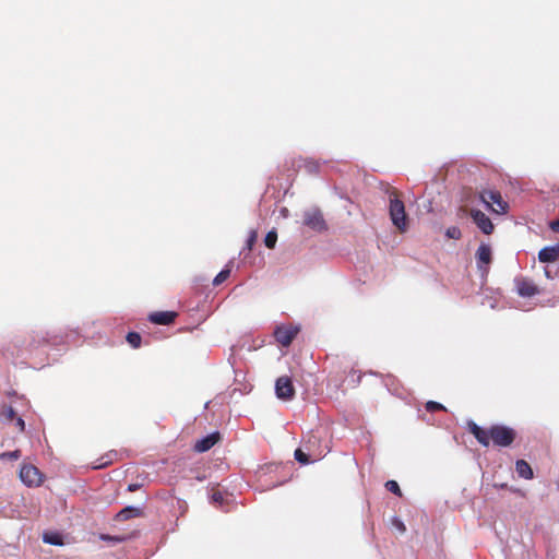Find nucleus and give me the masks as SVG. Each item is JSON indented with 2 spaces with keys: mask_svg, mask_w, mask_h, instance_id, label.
Here are the masks:
<instances>
[{
  "mask_svg": "<svg viewBox=\"0 0 559 559\" xmlns=\"http://www.w3.org/2000/svg\"><path fill=\"white\" fill-rule=\"evenodd\" d=\"M479 198L488 209L497 214H503L508 210V203L502 199L499 191L484 190Z\"/></svg>",
  "mask_w": 559,
  "mask_h": 559,
  "instance_id": "4",
  "label": "nucleus"
},
{
  "mask_svg": "<svg viewBox=\"0 0 559 559\" xmlns=\"http://www.w3.org/2000/svg\"><path fill=\"white\" fill-rule=\"evenodd\" d=\"M391 524L393 527H395L401 534L405 533L406 532V526L405 524L403 523V521L401 519H399L397 516H394L392 518L391 520Z\"/></svg>",
  "mask_w": 559,
  "mask_h": 559,
  "instance_id": "28",
  "label": "nucleus"
},
{
  "mask_svg": "<svg viewBox=\"0 0 559 559\" xmlns=\"http://www.w3.org/2000/svg\"><path fill=\"white\" fill-rule=\"evenodd\" d=\"M276 241L277 233L275 230H270L264 238L265 246L270 249H273L275 247Z\"/></svg>",
  "mask_w": 559,
  "mask_h": 559,
  "instance_id": "22",
  "label": "nucleus"
},
{
  "mask_svg": "<svg viewBox=\"0 0 559 559\" xmlns=\"http://www.w3.org/2000/svg\"><path fill=\"white\" fill-rule=\"evenodd\" d=\"M385 488L390 492H393V493H395V495H397L400 497L402 496L401 488H400L399 484L395 480H388L385 483Z\"/></svg>",
  "mask_w": 559,
  "mask_h": 559,
  "instance_id": "26",
  "label": "nucleus"
},
{
  "mask_svg": "<svg viewBox=\"0 0 559 559\" xmlns=\"http://www.w3.org/2000/svg\"><path fill=\"white\" fill-rule=\"evenodd\" d=\"M219 440H221L219 432L216 431V432L210 433L206 437L198 440L193 445V450L199 453L206 452L211 448H213Z\"/></svg>",
  "mask_w": 559,
  "mask_h": 559,
  "instance_id": "12",
  "label": "nucleus"
},
{
  "mask_svg": "<svg viewBox=\"0 0 559 559\" xmlns=\"http://www.w3.org/2000/svg\"><path fill=\"white\" fill-rule=\"evenodd\" d=\"M212 501L215 502V503H218V504H222L223 501H224V497H223V493L221 491H214L212 493Z\"/></svg>",
  "mask_w": 559,
  "mask_h": 559,
  "instance_id": "31",
  "label": "nucleus"
},
{
  "mask_svg": "<svg viewBox=\"0 0 559 559\" xmlns=\"http://www.w3.org/2000/svg\"><path fill=\"white\" fill-rule=\"evenodd\" d=\"M12 424H14L19 432H23L25 430V423L22 417L16 415Z\"/></svg>",
  "mask_w": 559,
  "mask_h": 559,
  "instance_id": "30",
  "label": "nucleus"
},
{
  "mask_svg": "<svg viewBox=\"0 0 559 559\" xmlns=\"http://www.w3.org/2000/svg\"><path fill=\"white\" fill-rule=\"evenodd\" d=\"M139 488H140L139 484H130L128 486V490L131 491V492L136 491Z\"/></svg>",
  "mask_w": 559,
  "mask_h": 559,
  "instance_id": "33",
  "label": "nucleus"
},
{
  "mask_svg": "<svg viewBox=\"0 0 559 559\" xmlns=\"http://www.w3.org/2000/svg\"><path fill=\"white\" fill-rule=\"evenodd\" d=\"M126 340L132 348H139L141 346L142 337L138 332H129Z\"/></svg>",
  "mask_w": 559,
  "mask_h": 559,
  "instance_id": "19",
  "label": "nucleus"
},
{
  "mask_svg": "<svg viewBox=\"0 0 559 559\" xmlns=\"http://www.w3.org/2000/svg\"><path fill=\"white\" fill-rule=\"evenodd\" d=\"M425 407H426V411L430 412V413L445 411V407L442 404L435 402V401L427 402Z\"/></svg>",
  "mask_w": 559,
  "mask_h": 559,
  "instance_id": "24",
  "label": "nucleus"
},
{
  "mask_svg": "<svg viewBox=\"0 0 559 559\" xmlns=\"http://www.w3.org/2000/svg\"><path fill=\"white\" fill-rule=\"evenodd\" d=\"M304 168L308 174L314 175L318 174L320 165L316 160L307 159L304 163Z\"/></svg>",
  "mask_w": 559,
  "mask_h": 559,
  "instance_id": "21",
  "label": "nucleus"
},
{
  "mask_svg": "<svg viewBox=\"0 0 559 559\" xmlns=\"http://www.w3.org/2000/svg\"><path fill=\"white\" fill-rule=\"evenodd\" d=\"M49 344H51V338L49 337L48 333L34 332V334L32 335V341L29 342L28 346L31 349H35L40 346H46Z\"/></svg>",
  "mask_w": 559,
  "mask_h": 559,
  "instance_id": "15",
  "label": "nucleus"
},
{
  "mask_svg": "<svg viewBox=\"0 0 559 559\" xmlns=\"http://www.w3.org/2000/svg\"><path fill=\"white\" fill-rule=\"evenodd\" d=\"M299 330L294 326H278L274 332V336L277 343L287 347L292 344Z\"/></svg>",
  "mask_w": 559,
  "mask_h": 559,
  "instance_id": "10",
  "label": "nucleus"
},
{
  "mask_svg": "<svg viewBox=\"0 0 559 559\" xmlns=\"http://www.w3.org/2000/svg\"><path fill=\"white\" fill-rule=\"evenodd\" d=\"M257 238H258V233L255 230H251L250 235H249V237L247 239V242H246V248L248 250H252V248H253V246H254V243L257 241Z\"/></svg>",
  "mask_w": 559,
  "mask_h": 559,
  "instance_id": "29",
  "label": "nucleus"
},
{
  "mask_svg": "<svg viewBox=\"0 0 559 559\" xmlns=\"http://www.w3.org/2000/svg\"><path fill=\"white\" fill-rule=\"evenodd\" d=\"M471 216L484 234L490 235L493 231V224L485 213L479 210H472Z\"/></svg>",
  "mask_w": 559,
  "mask_h": 559,
  "instance_id": "11",
  "label": "nucleus"
},
{
  "mask_svg": "<svg viewBox=\"0 0 559 559\" xmlns=\"http://www.w3.org/2000/svg\"><path fill=\"white\" fill-rule=\"evenodd\" d=\"M559 259V246L545 247L538 252V260L543 263L555 262Z\"/></svg>",
  "mask_w": 559,
  "mask_h": 559,
  "instance_id": "14",
  "label": "nucleus"
},
{
  "mask_svg": "<svg viewBox=\"0 0 559 559\" xmlns=\"http://www.w3.org/2000/svg\"><path fill=\"white\" fill-rule=\"evenodd\" d=\"M516 292L521 297H533L539 294L538 286L527 277H516L514 280Z\"/></svg>",
  "mask_w": 559,
  "mask_h": 559,
  "instance_id": "9",
  "label": "nucleus"
},
{
  "mask_svg": "<svg viewBox=\"0 0 559 559\" xmlns=\"http://www.w3.org/2000/svg\"><path fill=\"white\" fill-rule=\"evenodd\" d=\"M329 452L326 442H323L319 430L311 431L302 442V447L295 450L294 456L300 464H308L322 459Z\"/></svg>",
  "mask_w": 559,
  "mask_h": 559,
  "instance_id": "2",
  "label": "nucleus"
},
{
  "mask_svg": "<svg viewBox=\"0 0 559 559\" xmlns=\"http://www.w3.org/2000/svg\"><path fill=\"white\" fill-rule=\"evenodd\" d=\"M16 416L15 411L10 405H2L0 407V421L2 424H12Z\"/></svg>",
  "mask_w": 559,
  "mask_h": 559,
  "instance_id": "18",
  "label": "nucleus"
},
{
  "mask_svg": "<svg viewBox=\"0 0 559 559\" xmlns=\"http://www.w3.org/2000/svg\"><path fill=\"white\" fill-rule=\"evenodd\" d=\"M475 257L478 270L483 275H487L489 272V264L492 261L491 247L487 243H481L478 247Z\"/></svg>",
  "mask_w": 559,
  "mask_h": 559,
  "instance_id": "6",
  "label": "nucleus"
},
{
  "mask_svg": "<svg viewBox=\"0 0 559 559\" xmlns=\"http://www.w3.org/2000/svg\"><path fill=\"white\" fill-rule=\"evenodd\" d=\"M550 228L554 231L559 233V218L550 224Z\"/></svg>",
  "mask_w": 559,
  "mask_h": 559,
  "instance_id": "32",
  "label": "nucleus"
},
{
  "mask_svg": "<svg viewBox=\"0 0 559 559\" xmlns=\"http://www.w3.org/2000/svg\"><path fill=\"white\" fill-rule=\"evenodd\" d=\"M275 394L282 401H290L295 396V388L288 376L280 377L275 382Z\"/></svg>",
  "mask_w": 559,
  "mask_h": 559,
  "instance_id": "5",
  "label": "nucleus"
},
{
  "mask_svg": "<svg viewBox=\"0 0 559 559\" xmlns=\"http://www.w3.org/2000/svg\"><path fill=\"white\" fill-rule=\"evenodd\" d=\"M445 235L451 239H460L462 237L461 229L457 226H451L447 229Z\"/></svg>",
  "mask_w": 559,
  "mask_h": 559,
  "instance_id": "25",
  "label": "nucleus"
},
{
  "mask_svg": "<svg viewBox=\"0 0 559 559\" xmlns=\"http://www.w3.org/2000/svg\"><path fill=\"white\" fill-rule=\"evenodd\" d=\"M20 478L28 487L39 486L43 481L39 469L34 465H23L20 469Z\"/></svg>",
  "mask_w": 559,
  "mask_h": 559,
  "instance_id": "8",
  "label": "nucleus"
},
{
  "mask_svg": "<svg viewBox=\"0 0 559 559\" xmlns=\"http://www.w3.org/2000/svg\"><path fill=\"white\" fill-rule=\"evenodd\" d=\"M515 469L518 475L524 479H532L534 477L531 465L524 460L516 461Z\"/></svg>",
  "mask_w": 559,
  "mask_h": 559,
  "instance_id": "16",
  "label": "nucleus"
},
{
  "mask_svg": "<svg viewBox=\"0 0 559 559\" xmlns=\"http://www.w3.org/2000/svg\"><path fill=\"white\" fill-rule=\"evenodd\" d=\"M178 313L175 311H156L148 316V320L154 324L168 325L175 321Z\"/></svg>",
  "mask_w": 559,
  "mask_h": 559,
  "instance_id": "13",
  "label": "nucleus"
},
{
  "mask_svg": "<svg viewBox=\"0 0 559 559\" xmlns=\"http://www.w3.org/2000/svg\"><path fill=\"white\" fill-rule=\"evenodd\" d=\"M21 457V451L14 450L10 452H3L0 454L1 460H17Z\"/></svg>",
  "mask_w": 559,
  "mask_h": 559,
  "instance_id": "27",
  "label": "nucleus"
},
{
  "mask_svg": "<svg viewBox=\"0 0 559 559\" xmlns=\"http://www.w3.org/2000/svg\"><path fill=\"white\" fill-rule=\"evenodd\" d=\"M230 275V270L228 269H225V270H222L213 280V285L214 286H218L221 285L223 282H225Z\"/></svg>",
  "mask_w": 559,
  "mask_h": 559,
  "instance_id": "23",
  "label": "nucleus"
},
{
  "mask_svg": "<svg viewBox=\"0 0 559 559\" xmlns=\"http://www.w3.org/2000/svg\"><path fill=\"white\" fill-rule=\"evenodd\" d=\"M43 539L45 543L50 544V545L59 546V545L63 544L62 537L56 533H45L43 536Z\"/></svg>",
  "mask_w": 559,
  "mask_h": 559,
  "instance_id": "20",
  "label": "nucleus"
},
{
  "mask_svg": "<svg viewBox=\"0 0 559 559\" xmlns=\"http://www.w3.org/2000/svg\"><path fill=\"white\" fill-rule=\"evenodd\" d=\"M384 192L388 194L389 199V214L392 224L401 233H405L408 228V217L401 198V192L389 183L384 186Z\"/></svg>",
  "mask_w": 559,
  "mask_h": 559,
  "instance_id": "3",
  "label": "nucleus"
},
{
  "mask_svg": "<svg viewBox=\"0 0 559 559\" xmlns=\"http://www.w3.org/2000/svg\"><path fill=\"white\" fill-rule=\"evenodd\" d=\"M304 223L306 226L310 227L313 230H326L325 221L323 218L321 211L318 209L307 211L304 215Z\"/></svg>",
  "mask_w": 559,
  "mask_h": 559,
  "instance_id": "7",
  "label": "nucleus"
},
{
  "mask_svg": "<svg viewBox=\"0 0 559 559\" xmlns=\"http://www.w3.org/2000/svg\"><path fill=\"white\" fill-rule=\"evenodd\" d=\"M467 430L484 447H489L490 441H492L497 447L507 448L513 443L516 437L514 429L503 425H493L489 429H484L476 423L468 421Z\"/></svg>",
  "mask_w": 559,
  "mask_h": 559,
  "instance_id": "1",
  "label": "nucleus"
},
{
  "mask_svg": "<svg viewBox=\"0 0 559 559\" xmlns=\"http://www.w3.org/2000/svg\"><path fill=\"white\" fill-rule=\"evenodd\" d=\"M141 515V510L134 507H127L122 510H120L117 515V521H127L132 518H136Z\"/></svg>",
  "mask_w": 559,
  "mask_h": 559,
  "instance_id": "17",
  "label": "nucleus"
}]
</instances>
